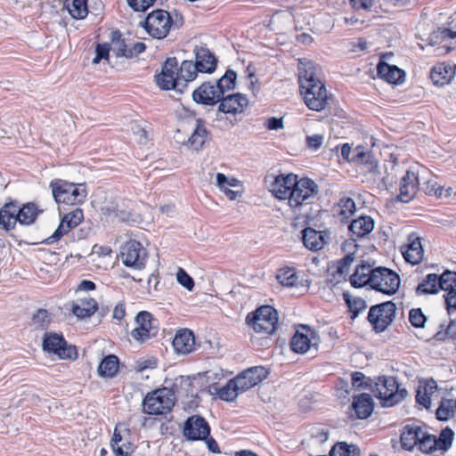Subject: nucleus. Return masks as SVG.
<instances>
[{"label":"nucleus","mask_w":456,"mask_h":456,"mask_svg":"<svg viewBox=\"0 0 456 456\" xmlns=\"http://www.w3.org/2000/svg\"><path fill=\"white\" fill-rule=\"evenodd\" d=\"M406 262L411 265H418L424 256V249L420 242V238L411 233L408 237V244L402 250Z\"/></svg>","instance_id":"bb28decb"},{"label":"nucleus","mask_w":456,"mask_h":456,"mask_svg":"<svg viewBox=\"0 0 456 456\" xmlns=\"http://www.w3.org/2000/svg\"><path fill=\"white\" fill-rule=\"evenodd\" d=\"M209 433L210 427L201 416L193 415L184 422L183 435L189 440H205Z\"/></svg>","instance_id":"aec40b11"},{"label":"nucleus","mask_w":456,"mask_h":456,"mask_svg":"<svg viewBox=\"0 0 456 456\" xmlns=\"http://www.w3.org/2000/svg\"><path fill=\"white\" fill-rule=\"evenodd\" d=\"M249 105L248 97L241 94H232L221 99L219 111L224 114H241L245 112Z\"/></svg>","instance_id":"4be33fe9"},{"label":"nucleus","mask_w":456,"mask_h":456,"mask_svg":"<svg viewBox=\"0 0 456 456\" xmlns=\"http://www.w3.org/2000/svg\"><path fill=\"white\" fill-rule=\"evenodd\" d=\"M350 312L352 313V318H356L362 312L367 308L365 300L361 297H354L353 299L346 300Z\"/></svg>","instance_id":"bf43d9fd"},{"label":"nucleus","mask_w":456,"mask_h":456,"mask_svg":"<svg viewBox=\"0 0 456 456\" xmlns=\"http://www.w3.org/2000/svg\"><path fill=\"white\" fill-rule=\"evenodd\" d=\"M456 38V14L450 22L449 28H438L434 30L428 37L429 45H438V54L446 53L450 51L449 40Z\"/></svg>","instance_id":"a211bd4d"},{"label":"nucleus","mask_w":456,"mask_h":456,"mask_svg":"<svg viewBox=\"0 0 456 456\" xmlns=\"http://www.w3.org/2000/svg\"><path fill=\"white\" fill-rule=\"evenodd\" d=\"M422 188L424 192L428 195H435L437 198L442 197H449L452 191V189L449 187L448 189L444 190V187L438 185L436 180L435 177L430 174L428 171V175H427V178L421 179V185L419 186Z\"/></svg>","instance_id":"58836bf2"},{"label":"nucleus","mask_w":456,"mask_h":456,"mask_svg":"<svg viewBox=\"0 0 456 456\" xmlns=\"http://www.w3.org/2000/svg\"><path fill=\"white\" fill-rule=\"evenodd\" d=\"M323 141L324 136L322 134H316L306 136V144L308 148L314 151L319 150L322 147Z\"/></svg>","instance_id":"69168bd1"},{"label":"nucleus","mask_w":456,"mask_h":456,"mask_svg":"<svg viewBox=\"0 0 456 456\" xmlns=\"http://www.w3.org/2000/svg\"><path fill=\"white\" fill-rule=\"evenodd\" d=\"M454 404L452 400L444 401L436 410V417L439 420H447L453 414Z\"/></svg>","instance_id":"052dcab7"},{"label":"nucleus","mask_w":456,"mask_h":456,"mask_svg":"<svg viewBox=\"0 0 456 456\" xmlns=\"http://www.w3.org/2000/svg\"><path fill=\"white\" fill-rule=\"evenodd\" d=\"M54 200L67 205L81 204L85 201L87 191L84 183H73L65 180L55 179L50 183Z\"/></svg>","instance_id":"7ed1b4c3"},{"label":"nucleus","mask_w":456,"mask_h":456,"mask_svg":"<svg viewBox=\"0 0 456 456\" xmlns=\"http://www.w3.org/2000/svg\"><path fill=\"white\" fill-rule=\"evenodd\" d=\"M373 407L374 402L370 395L362 393L354 396L352 408L357 419H365L370 417L373 411Z\"/></svg>","instance_id":"72a5a7b5"},{"label":"nucleus","mask_w":456,"mask_h":456,"mask_svg":"<svg viewBox=\"0 0 456 456\" xmlns=\"http://www.w3.org/2000/svg\"><path fill=\"white\" fill-rule=\"evenodd\" d=\"M352 6L355 10H369L374 0H350Z\"/></svg>","instance_id":"774afa93"},{"label":"nucleus","mask_w":456,"mask_h":456,"mask_svg":"<svg viewBox=\"0 0 456 456\" xmlns=\"http://www.w3.org/2000/svg\"><path fill=\"white\" fill-rule=\"evenodd\" d=\"M173 390L163 387L147 394L142 401L143 411L149 415H162L169 412L175 405Z\"/></svg>","instance_id":"39448f33"},{"label":"nucleus","mask_w":456,"mask_h":456,"mask_svg":"<svg viewBox=\"0 0 456 456\" xmlns=\"http://www.w3.org/2000/svg\"><path fill=\"white\" fill-rule=\"evenodd\" d=\"M120 33L116 31L113 33V40L111 44V53L117 58L126 57L131 58L130 46H128L124 40L119 39Z\"/></svg>","instance_id":"3c124183"},{"label":"nucleus","mask_w":456,"mask_h":456,"mask_svg":"<svg viewBox=\"0 0 456 456\" xmlns=\"http://www.w3.org/2000/svg\"><path fill=\"white\" fill-rule=\"evenodd\" d=\"M318 193V185L309 178L296 179L287 198L288 204L297 218H310L311 205Z\"/></svg>","instance_id":"f257e3e1"},{"label":"nucleus","mask_w":456,"mask_h":456,"mask_svg":"<svg viewBox=\"0 0 456 456\" xmlns=\"http://www.w3.org/2000/svg\"><path fill=\"white\" fill-rule=\"evenodd\" d=\"M422 430L423 428L419 426H405L400 436L402 448L406 451H412L415 447H418Z\"/></svg>","instance_id":"f704fd0d"},{"label":"nucleus","mask_w":456,"mask_h":456,"mask_svg":"<svg viewBox=\"0 0 456 456\" xmlns=\"http://www.w3.org/2000/svg\"><path fill=\"white\" fill-rule=\"evenodd\" d=\"M43 348L45 351L57 354L61 359H75L77 357L75 347L67 346L62 336L57 333H45Z\"/></svg>","instance_id":"4468645a"},{"label":"nucleus","mask_w":456,"mask_h":456,"mask_svg":"<svg viewBox=\"0 0 456 456\" xmlns=\"http://www.w3.org/2000/svg\"><path fill=\"white\" fill-rule=\"evenodd\" d=\"M216 184L230 200H235L239 196H241V192L232 189L241 186V182L233 176L217 173L216 175Z\"/></svg>","instance_id":"c85d7f7f"},{"label":"nucleus","mask_w":456,"mask_h":456,"mask_svg":"<svg viewBox=\"0 0 456 456\" xmlns=\"http://www.w3.org/2000/svg\"><path fill=\"white\" fill-rule=\"evenodd\" d=\"M111 46L108 44H98L95 48V57L93 59V63L97 64L102 60H108Z\"/></svg>","instance_id":"680f3d73"},{"label":"nucleus","mask_w":456,"mask_h":456,"mask_svg":"<svg viewBox=\"0 0 456 456\" xmlns=\"http://www.w3.org/2000/svg\"><path fill=\"white\" fill-rule=\"evenodd\" d=\"M374 229V220L369 216H362L352 221L349 230L356 238H362Z\"/></svg>","instance_id":"e433bc0d"},{"label":"nucleus","mask_w":456,"mask_h":456,"mask_svg":"<svg viewBox=\"0 0 456 456\" xmlns=\"http://www.w3.org/2000/svg\"><path fill=\"white\" fill-rule=\"evenodd\" d=\"M235 382V379H232L225 386L217 390L216 394L221 400L233 402L240 394H242L239 386Z\"/></svg>","instance_id":"09e8293b"},{"label":"nucleus","mask_w":456,"mask_h":456,"mask_svg":"<svg viewBox=\"0 0 456 456\" xmlns=\"http://www.w3.org/2000/svg\"><path fill=\"white\" fill-rule=\"evenodd\" d=\"M395 312V303L384 302L370 307L368 320L377 332H382L393 322Z\"/></svg>","instance_id":"6e6552de"},{"label":"nucleus","mask_w":456,"mask_h":456,"mask_svg":"<svg viewBox=\"0 0 456 456\" xmlns=\"http://www.w3.org/2000/svg\"><path fill=\"white\" fill-rule=\"evenodd\" d=\"M178 71L179 86H183L187 82L194 80L197 77V74L200 72V69L192 61H183L178 68Z\"/></svg>","instance_id":"c03bdc74"},{"label":"nucleus","mask_w":456,"mask_h":456,"mask_svg":"<svg viewBox=\"0 0 456 456\" xmlns=\"http://www.w3.org/2000/svg\"><path fill=\"white\" fill-rule=\"evenodd\" d=\"M369 265H362L358 266L353 275L350 278V281L353 287L362 288L367 284L371 287L372 271Z\"/></svg>","instance_id":"a19ab883"},{"label":"nucleus","mask_w":456,"mask_h":456,"mask_svg":"<svg viewBox=\"0 0 456 456\" xmlns=\"http://www.w3.org/2000/svg\"><path fill=\"white\" fill-rule=\"evenodd\" d=\"M276 278L279 283L284 287H294L298 281L295 269L285 267L278 271Z\"/></svg>","instance_id":"603ef678"},{"label":"nucleus","mask_w":456,"mask_h":456,"mask_svg":"<svg viewBox=\"0 0 456 456\" xmlns=\"http://www.w3.org/2000/svg\"><path fill=\"white\" fill-rule=\"evenodd\" d=\"M65 8L75 20H83L88 14L87 0H72L71 2L66 1Z\"/></svg>","instance_id":"de8ad7c7"},{"label":"nucleus","mask_w":456,"mask_h":456,"mask_svg":"<svg viewBox=\"0 0 456 456\" xmlns=\"http://www.w3.org/2000/svg\"><path fill=\"white\" fill-rule=\"evenodd\" d=\"M197 65L200 72L212 73L216 67V59L214 54L207 48L200 47L195 50Z\"/></svg>","instance_id":"c9c22d12"},{"label":"nucleus","mask_w":456,"mask_h":456,"mask_svg":"<svg viewBox=\"0 0 456 456\" xmlns=\"http://www.w3.org/2000/svg\"><path fill=\"white\" fill-rule=\"evenodd\" d=\"M120 257L126 267L142 270L146 265L148 254L140 242L131 240L121 248Z\"/></svg>","instance_id":"9d476101"},{"label":"nucleus","mask_w":456,"mask_h":456,"mask_svg":"<svg viewBox=\"0 0 456 456\" xmlns=\"http://www.w3.org/2000/svg\"><path fill=\"white\" fill-rule=\"evenodd\" d=\"M329 235L326 232H318L313 228H305L302 232V240L305 247L312 251L322 249L327 243Z\"/></svg>","instance_id":"c756f323"},{"label":"nucleus","mask_w":456,"mask_h":456,"mask_svg":"<svg viewBox=\"0 0 456 456\" xmlns=\"http://www.w3.org/2000/svg\"><path fill=\"white\" fill-rule=\"evenodd\" d=\"M439 290L445 292L444 298L449 314L456 311V272L445 271L438 276Z\"/></svg>","instance_id":"6ab92c4d"},{"label":"nucleus","mask_w":456,"mask_h":456,"mask_svg":"<svg viewBox=\"0 0 456 456\" xmlns=\"http://www.w3.org/2000/svg\"><path fill=\"white\" fill-rule=\"evenodd\" d=\"M453 436L454 433L448 428L443 429L438 437L423 429L417 448L423 453L446 452L452 446Z\"/></svg>","instance_id":"0eeeda50"},{"label":"nucleus","mask_w":456,"mask_h":456,"mask_svg":"<svg viewBox=\"0 0 456 456\" xmlns=\"http://www.w3.org/2000/svg\"><path fill=\"white\" fill-rule=\"evenodd\" d=\"M84 219V214L82 209L76 208L75 210L66 214L58 228L53 233L43 240L44 244L51 245L59 241L65 234H67L71 229L77 227Z\"/></svg>","instance_id":"dca6fc26"},{"label":"nucleus","mask_w":456,"mask_h":456,"mask_svg":"<svg viewBox=\"0 0 456 456\" xmlns=\"http://www.w3.org/2000/svg\"><path fill=\"white\" fill-rule=\"evenodd\" d=\"M401 280L394 271L378 267L372 271L371 288L384 294L393 295L400 287Z\"/></svg>","instance_id":"9b49d317"},{"label":"nucleus","mask_w":456,"mask_h":456,"mask_svg":"<svg viewBox=\"0 0 456 456\" xmlns=\"http://www.w3.org/2000/svg\"><path fill=\"white\" fill-rule=\"evenodd\" d=\"M208 138V131L201 120L197 119L193 132L187 141L183 142V146H184L188 151L198 152L203 149Z\"/></svg>","instance_id":"393cba45"},{"label":"nucleus","mask_w":456,"mask_h":456,"mask_svg":"<svg viewBox=\"0 0 456 456\" xmlns=\"http://www.w3.org/2000/svg\"><path fill=\"white\" fill-rule=\"evenodd\" d=\"M294 174L280 175L275 176L270 185V191L279 200H287L289 192L294 187L297 179Z\"/></svg>","instance_id":"b1692460"},{"label":"nucleus","mask_w":456,"mask_h":456,"mask_svg":"<svg viewBox=\"0 0 456 456\" xmlns=\"http://www.w3.org/2000/svg\"><path fill=\"white\" fill-rule=\"evenodd\" d=\"M51 322V316L47 310L39 309L32 316L31 325L36 329H45Z\"/></svg>","instance_id":"4d7b16f0"},{"label":"nucleus","mask_w":456,"mask_h":456,"mask_svg":"<svg viewBox=\"0 0 456 456\" xmlns=\"http://www.w3.org/2000/svg\"><path fill=\"white\" fill-rule=\"evenodd\" d=\"M437 386L435 380L427 382L417 391L416 401L418 403L428 409L431 407V397L436 392Z\"/></svg>","instance_id":"79ce46f5"},{"label":"nucleus","mask_w":456,"mask_h":456,"mask_svg":"<svg viewBox=\"0 0 456 456\" xmlns=\"http://www.w3.org/2000/svg\"><path fill=\"white\" fill-rule=\"evenodd\" d=\"M379 77L389 84L400 85L405 80V72L395 65L380 61L377 66Z\"/></svg>","instance_id":"7c9ffc66"},{"label":"nucleus","mask_w":456,"mask_h":456,"mask_svg":"<svg viewBox=\"0 0 456 456\" xmlns=\"http://www.w3.org/2000/svg\"><path fill=\"white\" fill-rule=\"evenodd\" d=\"M427 320L420 308H413L409 312V322L414 328H423Z\"/></svg>","instance_id":"13d9d810"},{"label":"nucleus","mask_w":456,"mask_h":456,"mask_svg":"<svg viewBox=\"0 0 456 456\" xmlns=\"http://www.w3.org/2000/svg\"><path fill=\"white\" fill-rule=\"evenodd\" d=\"M438 291V275L436 273L428 274L426 278L416 288V294L419 296L427 294H436Z\"/></svg>","instance_id":"49530a36"},{"label":"nucleus","mask_w":456,"mask_h":456,"mask_svg":"<svg viewBox=\"0 0 456 456\" xmlns=\"http://www.w3.org/2000/svg\"><path fill=\"white\" fill-rule=\"evenodd\" d=\"M156 0H126L127 4L134 12H145L151 7Z\"/></svg>","instance_id":"0e129e2a"},{"label":"nucleus","mask_w":456,"mask_h":456,"mask_svg":"<svg viewBox=\"0 0 456 456\" xmlns=\"http://www.w3.org/2000/svg\"><path fill=\"white\" fill-rule=\"evenodd\" d=\"M268 376L267 370L263 366H255L242 371L234 378L235 383L239 386L240 392L244 393L247 390L259 384Z\"/></svg>","instance_id":"412c9836"},{"label":"nucleus","mask_w":456,"mask_h":456,"mask_svg":"<svg viewBox=\"0 0 456 456\" xmlns=\"http://www.w3.org/2000/svg\"><path fill=\"white\" fill-rule=\"evenodd\" d=\"M17 219L20 224L29 225L35 222L40 210L34 203H27L22 208L18 206Z\"/></svg>","instance_id":"37998d69"},{"label":"nucleus","mask_w":456,"mask_h":456,"mask_svg":"<svg viewBox=\"0 0 456 456\" xmlns=\"http://www.w3.org/2000/svg\"><path fill=\"white\" fill-rule=\"evenodd\" d=\"M237 74L232 69H228L224 75L221 77L216 82V88L220 89L221 95L223 96L225 91L232 90L235 87Z\"/></svg>","instance_id":"864d4df0"},{"label":"nucleus","mask_w":456,"mask_h":456,"mask_svg":"<svg viewBox=\"0 0 456 456\" xmlns=\"http://www.w3.org/2000/svg\"><path fill=\"white\" fill-rule=\"evenodd\" d=\"M298 82L303 100L326 87L322 79V69L319 65L308 59L298 61Z\"/></svg>","instance_id":"f03ea898"},{"label":"nucleus","mask_w":456,"mask_h":456,"mask_svg":"<svg viewBox=\"0 0 456 456\" xmlns=\"http://www.w3.org/2000/svg\"><path fill=\"white\" fill-rule=\"evenodd\" d=\"M18 205L13 202L6 203L0 209V225L6 231L14 229L17 219Z\"/></svg>","instance_id":"4c0bfd02"},{"label":"nucleus","mask_w":456,"mask_h":456,"mask_svg":"<svg viewBox=\"0 0 456 456\" xmlns=\"http://www.w3.org/2000/svg\"><path fill=\"white\" fill-rule=\"evenodd\" d=\"M304 102L309 110L313 111H322L334 103V98L333 95L328 92L327 88L324 87L322 90L313 93L310 96L305 95Z\"/></svg>","instance_id":"a878e982"},{"label":"nucleus","mask_w":456,"mask_h":456,"mask_svg":"<svg viewBox=\"0 0 456 456\" xmlns=\"http://www.w3.org/2000/svg\"><path fill=\"white\" fill-rule=\"evenodd\" d=\"M119 361L114 354L106 356L98 367V374L101 377L112 378L118 370Z\"/></svg>","instance_id":"a18cd8bd"},{"label":"nucleus","mask_w":456,"mask_h":456,"mask_svg":"<svg viewBox=\"0 0 456 456\" xmlns=\"http://www.w3.org/2000/svg\"><path fill=\"white\" fill-rule=\"evenodd\" d=\"M172 345L177 354H188L194 350V335L190 330H180L176 332Z\"/></svg>","instance_id":"2f4dec72"},{"label":"nucleus","mask_w":456,"mask_h":456,"mask_svg":"<svg viewBox=\"0 0 456 456\" xmlns=\"http://www.w3.org/2000/svg\"><path fill=\"white\" fill-rule=\"evenodd\" d=\"M110 445L115 456H131L134 450L132 443L117 433V428L114 431Z\"/></svg>","instance_id":"ea45409f"},{"label":"nucleus","mask_w":456,"mask_h":456,"mask_svg":"<svg viewBox=\"0 0 456 456\" xmlns=\"http://www.w3.org/2000/svg\"><path fill=\"white\" fill-rule=\"evenodd\" d=\"M176 279L179 284H181L183 287L190 291L192 290L194 287V281L183 268L178 269Z\"/></svg>","instance_id":"e2e57ef3"},{"label":"nucleus","mask_w":456,"mask_h":456,"mask_svg":"<svg viewBox=\"0 0 456 456\" xmlns=\"http://www.w3.org/2000/svg\"><path fill=\"white\" fill-rule=\"evenodd\" d=\"M354 201L348 197L342 198L335 207L336 214L342 216V218H348L354 213Z\"/></svg>","instance_id":"5fc2aeb1"},{"label":"nucleus","mask_w":456,"mask_h":456,"mask_svg":"<svg viewBox=\"0 0 456 456\" xmlns=\"http://www.w3.org/2000/svg\"><path fill=\"white\" fill-rule=\"evenodd\" d=\"M97 309L98 304L92 297H78L71 303V312L78 319L90 317Z\"/></svg>","instance_id":"473e14b6"},{"label":"nucleus","mask_w":456,"mask_h":456,"mask_svg":"<svg viewBox=\"0 0 456 456\" xmlns=\"http://www.w3.org/2000/svg\"><path fill=\"white\" fill-rule=\"evenodd\" d=\"M192 99L195 102L203 105H215L221 102L222 95L220 89L210 83H204L192 93Z\"/></svg>","instance_id":"5701e85b"},{"label":"nucleus","mask_w":456,"mask_h":456,"mask_svg":"<svg viewBox=\"0 0 456 456\" xmlns=\"http://www.w3.org/2000/svg\"><path fill=\"white\" fill-rule=\"evenodd\" d=\"M428 175V170L427 168H420L417 172L413 170L407 171L400 182L399 200L403 202H409L421 185V179L427 178Z\"/></svg>","instance_id":"ddd939ff"},{"label":"nucleus","mask_w":456,"mask_h":456,"mask_svg":"<svg viewBox=\"0 0 456 456\" xmlns=\"http://www.w3.org/2000/svg\"><path fill=\"white\" fill-rule=\"evenodd\" d=\"M374 393L384 407L397 404L407 395L406 389H400L396 379L391 376L379 377L375 383Z\"/></svg>","instance_id":"20e7f679"},{"label":"nucleus","mask_w":456,"mask_h":456,"mask_svg":"<svg viewBox=\"0 0 456 456\" xmlns=\"http://www.w3.org/2000/svg\"><path fill=\"white\" fill-rule=\"evenodd\" d=\"M320 338L311 329L302 326L301 330H297L290 341V348L297 354H305L312 348L316 349Z\"/></svg>","instance_id":"f3484780"},{"label":"nucleus","mask_w":456,"mask_h":456,"mask_svg":"<svg viewBox=\"0 0 456 456\" xmlns=\"http://www.w3.org/2000/svg\"><path fill=\"white\" fill-rule=\"evenodd\" d=\"M246 321L256 332L271 335L277 329L278 314L273 307L263 305L256 312L248 314Z\"/></svg>","instance_id":"423d86ee"},{"label":"nucleus","mask_w":456,"mask_h":456,"mask_svg":"<svg viewBox=\"0 0 456 456\" xmlns=\"http://www.w3.org/2000/svg\"><path fill=\"white\" fill-rule=\"evenodd\" d=\"M361 451L355 444L346 442H338L334 444L330 452V456H360Z\"/></svg>","instance_id":"8fccbe9b"},{"label":"nucleus","mask_w":456,"mask_h":456,"mask_svg":"<svg viewBox=\"0 0 456 456\" xmlns=\"http://www.w3.org/2000/svg\"><path fill=\"white\" fill-rule=\"evenodd\" d=\"M175 24L168 12L159 9L147 16L145 28L152 37L161 39L167 37Z\"/></svg>","instance_id":"1a4fd4ad"},{"label":"nucleus","mask_w":456,"mask_h":456,"mask_svg":"<svg viewBox=\"0 0 456 456\" xmlns=\"http://www.w3.org/2000/svg\"><path fill=\"white\" fill-rule=\"evenodd\" d=\"M135 328L131 331V337L138 343L145 341L155 337L158 333L157 320L148 311L139 312L135 318Z\"/></svg>","instance_id":"f8f14e48"},{"label":"nucleus","mask_w":456,"mask_h":456,"mask_svg":"<svg viewBox=\"0 0 456 456\" xmlns=\"http://www.w3.org/2000/svg\"><path fill=\"white\" fill-rule=\"evenodd\" d=\"M354 257L352 254L346 255L338 263V273L340 274H346L349 271V267L354 262Z\"/></svg>","instance_id":"338daca9"},{"label":"nucleus","mask_w":456,"mask_h":456,"mask_svg":"<svg viewBox=\"0 0 456 456\" xmlns=\"http://www.w3.org/2000/svg\"><path fill=\"white\" fill-rule=\"evenodd\" d=\"M434 338L439 341L456 340V322L451 321L446 326L441 324L439 330L435 334Z\"/></svg>","instance_id":"6e6d98bb"},{"label":"nucleus","mask_w":456,"mask_h":456,"mask_svg":"<svg viewBox=\"0 0 456 456\" xmlns=\"http://www.w3.org/2000/svg\"><path fill=\"white\" fill-rule=\"evenodd\" d=\"M455 74L456 66L441 62L432 68L430 78L435 85L444 86L451 83Z\"/></svg>","instance_id":"cd10ccee"},{"label":"nucleus","mask_w":456,"mask_h":456,"mask_svg":"<svg viewBox=\"0 0 456 456\" xmlns=\"http://www.w3.org/2000/svg\"><path fill=\"white\" fill-rule=\"evenodd\" d=\"M178 61L175 57L166 60L161 73L156 76L157 85L163 90L179 89Z\"/></svg>","instance_id":"2eb2a0df"}]
</instances>
